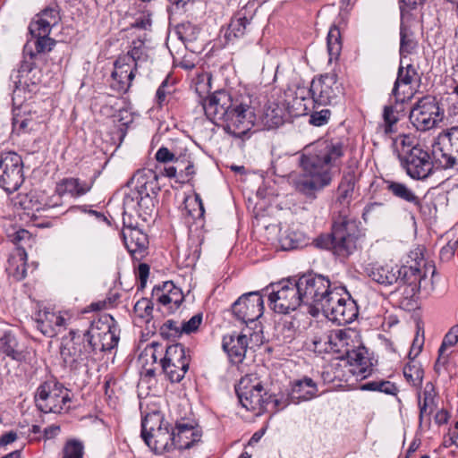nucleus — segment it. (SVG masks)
<instances>
[{"label":"nucleus","mask_w":458,"mask_h":458,"mask_svg":"<svg viewBox=\"0 0 458 458\" xmlns=\"http://www.w3.org/2000/svg\"><path fill=\"white\" fill-rule=\"evenodd\" d=\"M347 149L346 140L340 137H323L306 145L300 156L303 173L293 179L296 191L315 199L317 192L330 184V171L342 166Z\"/></svg>","instance_id":"1"},{"label":"nucleus","mask_w":458,"mask_h":458,"mask_svg":"<svg viewBox=\"0 0 458 458\" xmlns=\"http://www.w3.org/2000/svg\"><path fill=\"white\" fill-rule=\"evenodd\" d=\"M360 224L346 210H341L333 219L331 232L319 234L313 239L312 244L345 260L359 249V241L362 235Z\"/></svg>","instance_id":"2"},{"label":"nucleus","mask_w":458,"mask_h":458,"mask_svg":"<svg viewBox=\"0 0 458 458\" xmlns=\"http://www.w3.org/2000/svg\"><path fill=\"white\" fill-rule=\"evenodd\" d=\"M296 282L303 305L312 317H317L334 290L329 278L310 272L297 277Z\"/></svg>","instance_id":"3"},{"label":"nucleus","mask_w":458,"mask_h":458,"mask_svg":"<svg viewBox=\"0 0 458 458\" xmlns=\"http://www.w3.org/2000/svg\"><path fill=\"white\" fill-rule=\"evenodd\" d=\"M296 277L272 283L262 289L268 305L276 313L288 314L303 305Z\"/></svg>","instance_id":"4"},{"label":"nucleus","mask_w":458,"mask_h":458,"mask_svg":"<svg viewBox=\"0 0 458 458\" xmlns=\"http://www.w3.org/2000/svg\"><path fill=\"white\" fill-rule=\"evenodd\" d=\"M320 312L327 319L342 326L353 322L359 315V309L345 288L334 287L331 296Z\"/></svg>","instance_id":"5"},{"label":"nucleus","mask_w":458,"mask_h":458,"mask_svg":"<svg viewBox=\"0 0 458 458\" xmlns=\"http://www.w3.org/2000/svg\"><path fill=\"white\" fill-rule=\"evenodd\" d=\"M313 92V108L327 106H335L344 96V88L335 72H327L311 81Z\"/></svg>","instance_id":"6"},{"label":"nucleus","mask_w":458,"mask_h":458,"mask_svg":"<svg viewBox=\"0 0 458 458\" xmlns=\"http://www.w3.org/2000/svg\"><path fill=\"white\" fill-rule=\"evenodd\" d=\"M191 360L190 349L182 344H174L165 347L160 364L166 378L171 383H179L188 371Z\"/></svg>","instance_id":"7"},{"label":"nucleus","mask_w":458,"mask_h":458,"mask_svg":"<svg viewBox=\"0 0 458 458\" xmlns=\"http://www.w3.org/2000/svg\"><path fill=\"white\" fill-rule=\"evenodd\" d=\"M401 167L406 174L417 181H425L434 173V162L428 150L412 148L408 152L398 153Z\"/></svg>","instance_id":"8"},{"label":"nucleus","mask_w":458,"mask_h":458,"mask_svg":"<svg viewBox=\"0 0 458 458\" xmlns=\"http://www.w3.org/2000/svg\"><path fill=\"white\" fill-rule=\"evenodd\" d=\"M59 353L63 365L70 371L79 373L87 369L86 345L74 330H71L68 335L62 338Z\"/></svg>","instance_id":"9"},{"label":"nucleus","mask_w":458,"mask_h":458,"mask_svg":"<svg viewBox=\"0 0 458 458\" xmlns=\"http://www.w3.org/2000/svg\"><path fill=\"white\" fill-rule=\"evenodd\" d=\"M444 109L437 98L425 96L418 100L410 111L409 119L418 131H425L437 126L443 120Z\"/></svg>","instance_id":"10"},{"label":"nucleus","mask_w":458,"mask_h":458,"mask_svg":"<svg viewBox=\"0 0 458 458\" xmlns=\"http://www.w3.org/2000/svg\"><path fill=\"white\" fill-rule=\"evenodd\" d=\"M37 407L43 412L61 413L71 401L69 390L57 382L40 385L35 395Z\"/></svg>","instance_id":"11"},{"label":"nucleus","mask_w":458,"mask_h":458,"mask_svg":"<svg viewBox=\"0 0 458 458\" xmlns=\"http://www.w3.org/2000/svg\"><path fill=\"white\" fill-rule=\"evenodd\" d=\"M254 108L236 98L226 117L223 120L224 129L235 138L243 137L255 124Z\"/></svg>","instance_id":"12"},{"label":"nucleus","mask_w":458,"mask_h":458,"mask_svg":"<svg viewBox=\"0 0 458 458\" xmlns=\"http://www.w3.org/2000/svg\"><path fill=\"white\" fill-rule=\"evenodd\" d=\"M23 182L21 157L14 151L0 153V187L7 192H13Z\"/></svg>","instance_id":"13"},{"label":"nucleus","mask_w":458,"mask_h":458,"mask_svg":"<svg viewBox=\"0 0 458 458\" xmlns=\"http://www.w3.org/2000/svg\"><path fill=\"white\" fill-rule=\"evenodd\" d=\"M264 293L254 291L243 293L232 305L231 310L236 319L245 323H256L264 313ZM257 327V324H255Z\"/></svg>","instance_id":"14"},{"label":"nucleus","mask_w":458,"mask_h":458,"mask_svg":"<svg viewBox=\"0 0 458 458\" xmlns=\"http://www.w3.org/2000/svg\"><path fill=\"white\" fill-rule=\"evenodd\" d=\"M438 146L434 151L436 163L444 169L458 165V126L443 131L438 136Z\"/></svg>","instance_id":"15"},{"label":"nucleus","mask_w":458,"mask_h":458,"mask_svg":"<svg viewBox=\"0 0 458 458\" xmlns=\"http://www.w3.org/2000/svg\"><path fill=\"white\" fill-rule=\"evenodd\" d=\"M233 98L227 90H216L202 100V107L207 118L214 124H220L234 104Z\"/></svg>","instance_id":"16"},{"label":"nucleus","mask_w":458,"mask_h":458,"mask_svg":"<svg viewBox=\"0 0 458 458\" xmlns=\"http://www.w3.org/2000/svg\"><path fill=\"white\" fill-rule=\"evenodd\" d=\"M235 393L241 405L247 411H260L268 403V399L264 396L267 393L261 383L251 384L250 379L242 378L235 386Z\"/></svg>","instance_id":"17"},{"label":"nucleus","mask_w":458,"mask_h":458,"mask_svg":"<svg viewBox=\"0 0 458 458\" xmlns=\"http://www.w3.org/2000/svg\"><path fill=\"white\" fill-rule=\"evenodd\" d=\"M253 337L258 341L259 335L258 332L250 333V329H243L240 334L233 332L223 336L222 348L226 352L231 363L240 364L243 361L249 340L252 341Z\"/></svg>","instance_id":"18"},{"label":"nucleus","mask_w":458,"mask_h":458,"mask_svg":"<svg viewBox=\"0 0 458 458\" xmlns=\"http://www.w3.org/2000/svg\"><path fill=\"white\" fill-rule=\"evenodd\" d=\"M120 238L133 260L140 261L148 254V236L141 228L122 229Z\"/></svg>","instance_id":"19"},{"label":"nucleus","mask_w":458,"mask_h":458,"mask_svg":"<svg viewBox=\"0 0 458 458\" xmlns=\"http://www.w3.org/2000/svg\"><path fill=\"white\" fill-rule=\"evenodd\" d=\"M416 80L420 81V76L415 67L411 64L403 66V59H401L397 77L392 89V95L394 99H396V101L408 102L412 97V92H405L404 89L401 90L400 88L402 86H409Z\"/></svg>","instance_id":"20"},{"label":"nucleus","mask_w":458,"mask_h":458,"mask_svg":"<svg viewBox=\"0 0 458 458\" xmlns=\"http://www.w3.org/2000/svg\"><path fill=\"white\" fill-rule=\"evenodd\" d=\"M160 173L169 178L178 177L182 182H189L195 174L191 154L187 150L176 155L172 165L165 166Z\"/></svg>","instance_id":"21"},{"label":"nucleus","mask_w":458,"mask_h":458,"mask_svg":"<svg viewBox=\"0 0 458 458\" xmlns=\"http://www.w3.org/2000/svg\"><path fill=\"white\" fill-rule=\"evenodd\" d=\"M152 295L164 307L169 306L167 308L169 313L177 310L184 300L182 290L175 286L172 281L165 282L162 285H155Z\"/></svg>","instance_id":"22"},{"label":"nucleus","mask_w":458,"mask_h":458,"mask_svg":"<svg viewBox=\"0 0 458 458\" xmlns=\"http://www.w3.org/2000/svg\"><path fill=\"white\" fill-rule=\"evenodd\" d=\"M65 318L50 309L40 310L36 315L37 328L46 336L54 337L65 327Z\"/></svg>","instance_id":"23"},{"label":"nucleus","mask_w":458,"mask_h":458,"mask_svg":"<svg viewBox=\"0 0 458 458\" xmlns=\"http://www.w3.org/2000/svg\"><path fill=\"white\" fill-rule=\"evenodd\" d=\"M174 438L172 445L175 449H190L200 441L201 433L191 422L177 421L173 428Z\"/></svg>","instance_id":"24"},{"label":"nucleus","mask_w":458,"mask_h":458,"mask_svg":"<svg viewBox=\"0 0 458 458\" xmlns=\"http://www.w3.org/2000/svg\"><path fill=\"white\" fill-rule=\"evenodd\" d=\"M344 354L347 360L353 369L352 372L357 376L367 377L372 371V359L369 357V350L364 346H359L355 349H345Z\"/></svg>","instance_id":"25"},{"label":"nucleus","mask_w":458,"mask_h":458,"mask_svg":"<svg viewBox=\"0 0 458 458\" xmlns=\"http://www.w3.org/2000/svg\"><path fill=\"white\" fill-rule=\"evenodd\" d=\"M158 178L159 175L155 170L150 168H141L133 174L126 185L128 187L134 185V188L141 193L150 191L154 194H158L161 190Z\"/></svg>","instance_id":"26"},{"label":"nucleus","mask_w":458,"mask_h":458,"mask_svg":"<svg viewBox=\"0 0 458 458\" xmlns=\"http://www.w3.org/2000/svg\"><path fill=\"white\" fill-rule=\"evenodd\" d=\"M254 12L248 5H244L238 10L231 19L228 29L225 33L227 41H233L243 37L247 28L250 25Z\"/></svg>","instance_id":"27"},{"label":"nucleus","mask_w":458,"mask_h":458,"mask_svg":"<svg viewBox=\"0 0 458 458\" xmlns=\"http://www.w3.org/2000/svg\"><path fill=\"white\" fill-rule=\"evenodd\" d=\"M367 276L374 282L385 287L397 284L399 278V266L369 264L366 267Z\"/></svg>","instance_id":"28"},{"label":"nucleus","mask_w":458,"mask_h":458,"mask_svg":"<svg viewBox=\"0 0 458 458\" xmlns=\"http://www.w3.org/2000/svg\"><path fill=\"white\" fill-rule=\"evenodd\" d=\"M317 384L311 377H303L292 382V391L289 395V403H300L301 402L310 401L318 394Z\"/></svg>","instance_id":"29"},{"label":"nucleus","mask_w":458,"mask_h":458,"mask_svg":"<svg viewBox=\"0 0 458 458\" xmlns=\"http://www.w3.org/2000/svg\"><path fill=\"white\" fill-rule=\"evenodd\" d=\"M425 277V273L415 266L399 267V278L397 284H405V290L409 291L410 295H416L420 289V284Z\"/></svg>","instance_id":"30"},{"label":"nucleus","mask_w":458,"mask_h":458,"mask_svg":"<svg viewBox=\"0 0 458 458\" xmlns=\"http://www.w3.org/2000/svg\"><path fill=\"white\" fill-rule=\"evenodd\" d=\"M437 391L432 382H427L423 390L417 389L419 421L421 424L424 416H430L437 408Z\"/></svg>","instance_id":"31"},{"label":"nucleus","mask_w":458,"mask_h":458,"mask_svg":"<svg viewBox=\"0 0 458 458\" xmlns=\"http://www.w3.org/2000/svg\"><path fill=\"white\" fill-rule=\"evenodd\" d=\"M173 438V430L170 431L169 424L165 423L164 428L151 434L149 439L144 440V442L156 454H162L174 449V445H172Z\"/></svg>","instance_id":"32"},{"label":"nucleus","mask_w":458,"mask_h":458,"mask_svg":"<svg viewBox=\"0 0 458 458\" xmlns=\"http://www.w3.org/2000/svg\"><path fill=\"white\" fill-rule=\"evenodd\" d=\"M288 111L284 104L269 103L261 116L264 126L267 129L278 128L288 117Z\"/></svg>","instance_id":"33"},{"label":"nucleus","mask_w":458,"mask_h":458,"mask_svg":"<svg viewBox=\"0 0 458 458\" xmlns=\"http://www.w3.org/2000/svg\"><path fill=\"white\" fill-rule=\"evenodd\" d=\"M141 437L143 440L149 439V436L157 430L165 428L164 415L158 410H151L150 411H141Z\"/></svg>","instance_id":"34"},{"label":"nucleus","mask_w":458,"mask_h":458,"mask_svg":"<svg viewBox=\"0 0 458 458\" xmlns=\"http://www.w3.org/2000/svg\"><path fill=\"white\" fill-rule=\"evenodd\" d=\"M355 174L353 173H348L343 175L337 188L336 202L342 205V210H346L347 213L349 205L352 201L355 193Z\"/></svg>","instance_id":"35"},{"label":"nucleus","mask_w":458,"mask_h":458,"mask_svg":"<svg viewBox=\"0 0 458 458\" xmlns=\"http://www.w3.org/2000/svg\"><path fill=\"white\" fill-rule=\"evenodd\" d=\"M136 68L127 61H123L121 55L116 58V91L126 93L135 77Z\"/></svg>","instance_id":"36"},{"label":"nucleus","mask_w":458,"mask_h":458,"mask_svg":"<svg viewBox=\"0 0 458 458\" xmlns=\"http://www.w3.org/2000/svg\"><path fill=\"white\" fill-rule=\"evenodd\" d=\"M403 18L401 15L400 23V56L401 59L406 57L408 55L412 54L417 48L418 42L415 38L414 32L403 22Z\"/></svg>","instance_id":"37"},{"label":"nucleus","mask_w":458,"mask_h":458,"mask_svg":"<svg viewBox=\"0 0 458 458\" xmlns=\"http://www.w3.org/2000/svg\"><path fill=\"white\" fill-rule=\"evenodd\" d=\"M404 103L405 102L396 101V99H394V105L386 106L384 107L383 120L384 132L386 135H390L397 131L395 124L398 123L401 116H403V110H397V106Z\"/></svg>","instance_id":"38"},{"label":"nucleus","mask_w":458,"mask_h":458,"mask_svg":"<svg viewBox=\"0 0 458 458\" xmlns=\"http://www.w3.org/2000/svg\"><path fill=\"white\" fill-rule=\"evenodd\" d=\"M91 189V184L81 182L78 178H65L57 187L60 194L69 193L73 197L86 194Z\"/></svg>","instance_id":"39"},{"label":"nucleus","mask_w":458,"mask_h":458,"mask_svg":"<svg viewBox=\"0 0 458 458\" xmlns=\"http://www.w3.org/2000/svg\"><path fill=\"white\" fill-rule=\"evenodd\" d=\"M386 190L395 198L403 200L406 203L414 205L419 196L409 188L405 183L394 181H386Z\"/></svg>","instance_id":"40"},{"label":"nucleus","mask_w":458,"mask_h":458,"mask_svg":"<svg viewBox=\"0 0 458 458\" xmlns=\"http://www.w3.org/2000/svg\"><path fill=\"white\" fill-rule=\"evenodd\" d=\"M403 377L406 381L416 389L421 388L424 378V369L420 362L410 360L403 369Z\"/></svg>","instance_id":"41"},{"label":"nucleus","mask_w":458,"mask_h":458,"mask_svg":"<svg viewBox=\"0 0 458 458\" xmlns=\"http://www.w3.org/2000/svg\"><path fill=\"white\" fill-rule=\"evenodd\" d=\"M0 350L6 356L17 361H21L25 358L23 352L18 350V342L15 336L9 332L0 338Z\"/></svg>","instance_id":"42"},{"label":"nucleus","mask_w":458,"mask_h":458,"mask_svg":"<svg viewBox=\"0 0 458 458\" xmlns=\"http://www.w3.org/2000/svg\"><path fill=\"white\" fill-rule=\"evenodd\" d=\"M123 104L124 105L123 107H120L118 110V114H116V119L120 123V143L123 140L126 136L127 130L132 124L134 121V113L131 111V105L126 102V98H122Z\"/></svg>","instance_id":"43"},{"label":"nucleus","mask_w":458,"mask_h":458,"mask_svg":"<svg viewBox=\"0 0 458 458\" xmlns=\"http://www.w3.org/2000/svg\"><path fill=\"white\" fill-rule=\"evenodd\" d=\"M157 194L150 191L142 192L139 198L137 213L139 216H142L143 220H147L148 216H151L155 210V199Z\"/></svg>","instance_id":"44"},{"label":"nucleus","mask_w":458,"mask_h":458,"mask_svg":"<svg viewBox=\"0 0 458 458\" xmlns=\"http://www.w3.org/2000/svg\"><path fill=\"white\" fill-rule=\"evenodd\" d=\"M327 50L330 58H337L342 50L341 32L338 27L332 26L327 37Z\"/></svg>","instance_id":"45"},{"label":"nucleus","mask_w":458,"mask_h":458,"mask_svg":"<svg viewBox=\"0 0 458 458\" xmlns=\"http://www.w3.org/2000/svg\"><path fill=\"white\" fill-rule=\"evenodd\" d=\"M36 122L31 118L30 114H21L14 113L13 117V132L17 135L30 131Z\"/></svg>","instance_id":"46"},{"label":"nucleus","mask_w":458,"mask_h":458,"mask_svg":"<svg viewBox=\"0 0 458 458\" xmlns=\"http://www.w3.org/2000/svg\"><path fill=\"white\" fill-rule=\"evenodd\" d=\"M12 202L14 208L24 211V213L28 215H30V212L38 209L37 208V201L33 200L32 196L27 193H18L13 198Z\"/></svg>","instance_id":"47"},{"label":"nucleus","mask_w":458,"mask_h":458,"mask_svg":"<svg viewBox=\"0 0 458 458\" xmlns=\"http://www.w3.org/2000/svg\"><path fill=\"white\" fill-rule=\"evenodd\" d=\"M175 33L182 42H192L197 38L199 30L190 21H186L182 22L175 27Z\"/></svg>","instance_id":"48"},{"label":"nucleus","mask_w":458,"mask_h":458,"mask_svg":"<svg viewBox=\"0 0 458 458\" xmlns=\"http://www.w3.org/2000/svg\"><path fill=\"white\" fill-rule=\"evenodd\" d=\"M160 335L166 340H174L182 335V327L173 319H168L159 327Z\"/></svg>","instance_id":"49"},{"label":"nucleus","mask_w":458,"mask_h":458,"mask_svg":"<svg viewBox=\"0 0 458 458\" xmlns=\"http://www.w3.org/2000/svg\"><path fill=\"white\" fill-rule=\"evenodd\" d=\"M413 207L416 208L424 220H430L437 216V208L436 203L433 201H425L419 197Z\"/></svg>","instance_id":"50"},{"label":"nucleus","mask_w":458,"mask_h":458,"mask_svg":"<svg viewBox=\"0 0 458 458\" xmlns=\"http://www.w3.org/2000/svg\"><path fill=\"white\" fill-rule=\"evenodd\" d=\"M84 446L76 439L68 440L63 449V458H82Z\"/></svg>","instance_id":"51"},{"label":"nucleus","mask_w":458,"mask_h":458,"mask_svg":"<svg viewBox=\"0 0 458 458\" xmlns=\"http://www.w3.org/2000/svg\"><path fill=\"white\" fill-rule=\"evenodd\" d=\"M144 42L140 39L133 40L131 50L123 56V61H127L136 68L137 61L140 60L143 55Z\"/></svg>","instance_id":"52"},{"label":"nucleus","mask_w":458,"mask_h":458,"mask_svg":"<svg viewBox=\"0 0 458 458\" xmlns=\"http://www.w3.org/2000/svg\"><path fill=\"white\" fill-rule=\"evenodd\" d=\"M174 92V83L170 81V75L162 81L156 92V104L161 108L165 103L166 97Z\"/></svg>","instance_id":"53"},{"label":"nucleus","mask_w":458,"mask_h":458,"mask_svg":"<svg viewBox=\"0 0 458 458\" xmlns=\"http://www.w3.org/2000/svg\"><path fill=\"white\" fill-rule=\"evenodd\" d=\"M36 38L35 49L36 53L30 54V58L36 57L38 54L50 52L55 47L56 41L48 36H33Z\"/></svg>","instance_id":"54"},{"label":"nucleus","mask_w":458,"mask_h":458,"mask_svg":"<svg viewBox=\"0 0 458 458\" xmlns=\"http://www.w3.org/2000/svg\"><path fill=\"white\" fill-rule=\"evenodd\" d=\"M52 25L49 24V21H45L40 19L38 16L30 23L29 30L32 36H48L51 32Z\"/></svg>","instance_id":"55"},{"label":"nucleus","mask_w":458,"mask_h":458,"mask_svg":"<svg viewBox=\"0 0 458 458\" xmlns=\"http://www.w3.org/2000/svg\"><path fill=\"white\" fill-rule=\"evenodd\" d=\"M27 253L23 248L18 247L15 251L9 255L7 259L6 271L8 274L12 272V268L26 265Z\"/></svg>","instance_id":"56"},{"label":"nucleus","mask_w":458,"mask_h":458,"mask_svg":"<svg viewBox=\"0 0 458 458\" xmlns=\"http://www.w3.org/2000/svg\"><path fill=\"white\" fill-rule=\"evenodd\" d=\"M187 214L194 219H201L204 216L205 209L203 202L199 195L194 199L185 204Z\"/></svg>","instance_id":"57"},{"label":"nucleus","mask_w":458,"mask_h":458,"mask_svg":"<svg viewBox=\"0 0 458 458\" xmlns=\"http://www.w3.org/2000/svg\"><path fill=\"white\" fill-rule=\"evenodd\" d=\"M309 349L316 353L322 354L328 352V335L327 334L318 335H315L309 345Z\"/></svg>","instance_id":"58"},{"label":"nucleus","mask_w":458,"mask_h":458,"mask_svg":"<svg viewBox=\"0 0 458 458\" xmlns=\"http://www.w3.org/2000/svg\"><path fill=\"white\" fill-rule=\"evenodd\" d=\"M141 195V192L135 188L125 193L123 203V212L137 211L139 198Z\"/></svg>","instance_id":"59"},{"label":"nucleus","mask_w":458,"mask_h":458,"mask_svg":"<svg viewBox=\"0 0 458 458\" xmlns=\"http://www.w3.org/2000/svg\"><path fill=\"white\" fill-rule=\"evenodd\" d=\"M153 311V303L147 298H142L138 301L134 305V312L140 318H146L148 322V318L151 316Z\"/></svg>","instance_id":"60"},{"label":"nucleus","mask_w":458,"mask_h":458,"mask_svg":"<svg viewBox=\"0 0 458 458\" xmlns=\"http://www.w3.org/2000/svg\"><path fill=\"white\" fill-rule=\"evenodd\" d=\"M398 142L401 145V149H400L399 153H403L405 151L408 152L412 148H421V146L417 143V140H416L415 136H413L411 134H405V133L399 134L394 140V144L398 143Z\"/></svg>","instance_id":"61"},{"label":"nucleus","mask_w":458,"mask_h":458,"mask_svg":"<svg viewBox=\"0 0 458 458\" xmlns=\"http://www.w3.org/2000/svg\"><path fill=\"white\" fill-rule=\"evenodd\" d=\"M330 116L331 111L329 109L314 110L310 115L309 123L314 126H323L328 123Z\"/></svg>","instance_id":"62"},{"label":"nucleus","mask_w":458,"mask_h":458,"mask_svg":"<svg viewBox=\"0 0 458 458\" xmlns=\"http://www.w3.org/2000/svg\"><path fill=\"white\" fill-rule=\"evenodd\" d=\"M458 343V324L452 327L443 338L440 350L445 351L446 348L454 346Z\"/></svg>","instance_id":"63"},{"label":"nucleus","mask_w":458,"mask_h":458,"mask_svg":"<svg viewBox=\"0 0 458 458\" xmlns=\"http://www.w3.org/2000/svg\"><path fill=\"white\" fill-rule=\"evenodd\" d=\"M202 322V314L198 313L192 316L188 321L183 322L182 327V334H191L196 332Z\"/></svg>","instance_id":"64"}]
</instances>
